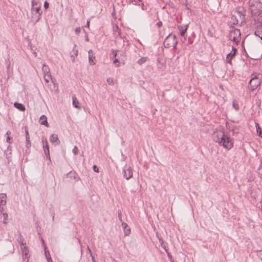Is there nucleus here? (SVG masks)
I'll list each match as a JSON object with an SVG mask.
<instances>
[{
  "instance_id": "c9c22d12",
  "label": "nucleus",
  "mask_w": 262,
  "mask_h": 262,
  "mask_svg": "<svg viewBox=\"0 0 262 262\" xmlns=\"http://www.w3.org/2000/svg\"><path fill=\"white\" fill-rule=\"evenodd\" d=\"M3 215L4 216V223H6L8 220V214L6 213H3Z\"/></svg>"
},
{
  "instance_id": "bf43d9fd",
  "label": "nucleus",
  "mask_w": 262,
  "mask_h": 262,
  "mask_svg": "<svg viewBox=\"0 0 262 262\" xmlns=\"http://www.w3.org/2000/svg\"><path fill=\"white\" fill-rule=\"evenodd\" d=\"M144 5H143V4H142V10H144Z\"/></svg>"
},
{
  "instance_id": "ddd939ff",
  "label": "nucleus",
  "mask_w": 262,
  "mask_h": 262,
  "mask_svg": "<svg viewBox=\"0 0 262 262\" xmlns=\"http://www.w3.org/2000/svg\"><path fill=\"white\" fill-rule=\"evenodd\" d=\"M89 54V62L91 65H94L96 64V58L94 56L93 51L90 50L88 51Z\"/></svg>"
},
{
  "instance_id": "39448f33",
  "label": "nucleus",
  "mask_w": 262,
  "mask_h": 262,
  "mask_svg": "<svg viewBox=\"0 0 262 262\" xmlns=\"http://www.w3.org/2000/svg\"><path fill=\"white\" fill-rule=\"evenodd\" d=\"M249 84L250 85L251 91H254L260 85V80L256 76H254L250 80Z\"/></svg>"
},
{
  "instance_id": "9b49d317",
  "label": "nucleus",
  "mask_w": 262,
  "mask_h": 262,
  "mask_svg": "<svg viewBox=\"0 0 262 262\" xmlns=\"http://www.w3.org/2000/svg\"><path fill=\"white\" fill-rule=\"evenodd\" d=\"M7 195L5 193L0 194V211L2 212L4 210V207L6 204Z\"/></svg>"
},
{
  "instance_id": "69168bd1",
  "label": "nucleus",
  "mask_w": 262,
  "mask_h": 262,
  "mask_svg": "<svg viewBox=\"0 0 262 262\" xmlns=\"http://www.w3.org/2000/svg\"><path fill=\"white\" fill-rule=\"evenodd\" d=\"M261 138H262V136H261Z\"/></svg>"
},
{
  "instance_id": "de8ad7c7",
  "label": "nucleus",
  "mask_w": 262,
  "mask_h": 262,
  "mask_svg": "<svg viewBox=\"0 0 262 262\" xmlns=\"http://www.w3.org/2000/svg\"><path fill=\"white\" fill-rule=\"evenodd\" d=\"M93 169L95 172L99 171V168L96 165H94V166L93 167Z\"/></svg>"
},
{
  "instance_id": "5701e85b",
  "label": "nucleus",
  "mask_w": 262,
  "mask_h": 262,
  "mask_svg": "<svg viewBox=\"0 0 262 262\" xmlns=\"http://www.w3.org/2000/svg\"><path fill=\"white\" fill-rule=\"evenodd\" d=\"M255 127L256 129V132L257 133V135L259 137H261L262 136V129L259 125V124L258 123H255Z\"/></svg>"
},
{
  "instance_id": "bb28decb",
  "label": "nucleus",
  "mask_w": 262,
  "mask_h": 262,
  "mask_svg": "<svg viewBox=\"0 0 262 262\" xmlns=\"http://www.w3.org/2000/svg\"><path fill=\"white\" fill-rule=\"evenodd\" d=\"M147 59V57H142L138 60L137 63L140 65H142L145 62Z\"/></svg>"
},
{
  "instance_id": "13d9d810",
  "label": "nucleus",
  "mask_w": 262,
  "mask_h": 262,
  "mask_svg": "<svg viewBox=\"0 0 262 262\" xmlns=\"http://www.w3.org/2000/svg\"><path fill=\"white\" fill-rule=\"evenodd\" d=\"M85 41H89V38H88V35H86V36Z\"/></svg>"
},
{
  "instance_id": "4468645a",
  "label": "nucleus",
  "mask_w": 262,
  "mask_h": 262,
  "mask_svg": "<svg viewBox=\"0 0 262 262\" xmlns=\"http://www.w3.org/2000/svg\"><path fill=\"white\" fill-rule=\"evenodd\" d=\"M50 141L55 145H59L60 144V141L58 140V136L56 134H53L50 136Z\"/></svg>"
},
{
  "instance_id": "052dcab7",
  "label": "nucleus",
  "mask_w": 262,
  "mask_h": 262,
  "mask_svg": "<svg viewBox=\"0 0 262 262\" xmlns=\"http://www.w3.org/2000/svg\"><path fill=\"white\" fill-rule=\"evenodd\" d=\"M50 84H51V86L53 87V83H51Z\"/></svg>"
},
{
  "instance_id": "7c9ffc66",
  "label": "nucleus",
  "mask_w": 262,
  "mask_h": 262,
  "mask_svg": "<svg viewBox=\"0 0 262 262\" xmlns=\"http://www.w3.org/2000/svg\"><path fill=\"white\" fill-rule=\"evenodd\" d=\"M257 173L262 178V165H259L258 169H257Z\"/></svg>"
},
{
  "instance_id": "a19ab883",
  "label": "nucleus",
  "mask_w": 262,
  "mask_h": 262,
  "mask_svg": "<svg viewBox=\"0 0 262 262\" xmlns=\"http://www.w3.org/2000/svg\"><path fill=\"white\" fill-rule=\"evenodd\" d=\"M76 47V45L74 44V48H73V51L74 52V54L75 56H77V55H78V50L75 49Z\"/></svg>"
},
{
  "instance_id": "58836bf2",
  "label": "nucleus",
  "mask_w": 262,
  "mask_h": 262,
  "mask_svg": "<svg viewBox=\"0 0 262 262\" xmlns=\"http://www.w3.org/2000/svg\"><path fill=\"white\" fill-rule=\"evenodd\" d=\"M107 81V82L110 84V85H113L114 84V82H113V79L111 78H108L106 80Z\"/></svg>"
},
{
  "instance_id": "0e129e2a",
  "label": "nucleus",
  "mask_w": 262,
  "mask_h": 262,
  "mask_svg": "<svg viewBox=\"0 0 262 262\" xmlns=\"http://www.w3.org/2000/svg\"><path fill=\"white\" fill-rule=\"evenodd\" d=\"M138 1L141 2H142L143 0H138Z\"/></svg>"
},
{
  "instance_id": "a211bd4d",
  "label": "nucleus",
  "mask_w": 262,
  "mask_h": 262,
  "mask_svg": "<svg viewBox=\"0 0 262 262\" xmlns=\"http://www.w3.org/2000/svg\"><path fill=\"white\" fill-rule=\"evenodd\" d=\"M43 149L44 150L45 154L47 157V158L49 159L50 160L49 144H45V145H43Z\"/></svg>"
},
{
  "instance_id": "c85d7f7f",
  "label": "nucleus",
  "mask_w": 262,
  "mask_h": 262,
  "mask_svg": "<svg viewBox=\"0 0 262 262\" xmlns=\"http://www.w3.org/2000/svg\"><path fill=\"white\" fill-rule=\"evenodd\" d=\"M117 53L119 54V56H120V59L121 60V63L123 62L124 61V55L125 53L122 52H119L117 51Z\"/></svg>"
},
{
  "instance_id": "864d4df0",
  "label": "nucleus",
  "mask_w": 262,
  "mask_h": 262,
  "mask_svg": "<svg viewBox=\"0 0 262 262\" xmlns=\"http://www.w3.org/2000/svg\"><path fill=\"white\" fill-rule=\"evenodd\" d=\"M127 1V3H128V4H131L132 3H133V1H132V0H127V1Z\"/></svg>"
},
{
  "instance_id": "72a5a7b5",
  "label": "nucleus",
  "mask_w": 262,
  "mask_h": 262,
  "mask_svg": "<svg viewBox=\"0 0 262 262\" xmlns=\"http://www.w3.org/2000/svg\"><path fill=\"white\" fill-rule=\"evenodd\" d=\"M25 138L26 137H29V131L28 129V127L27 126H25Z\"/></svg>"
},
{
  "instance_id": "f03ea898",
  "label": "nucleus",
  "mask_w": 262,
  "mask_h": 262,
  "mask_svg": "<svg viewBox=\"0 0 262 262\" xmlns=\"http://www.w3.org/2000/svg\"><path fill=\"white\" fill-rule=\"evenodd\" d=\"M213 139L214 142L227 150L230 149L233 146L232 139L222 130L214 132L213 134Z\"/></svg>"
},
{
  "instance_id": "e433bc0d",
  "label": "nucleus",
  "mask_w": 262,
  "mask_h": 262,
  "mask_svg": "<svg viewBox=\"0 0 262 262\" xmlns=\"http://www.w3.org/2000/svg\"><path fill=\"white\" fill-rule=\"evenodd\" d=\"M6 141L9 143L11 144L13 142V139L12 137L8 136L6 138Z\"/></svg>"
},
{
  "instance_id": "0eeeda50",
  "label": "nucleus",
  "mask_w": 262,
  "mask_h": 262,
  "mask_svg": "<svg viewBox=\"0 0 262 262\" xmlns=\"http://www.w3.org/2000/svg\"><path fill=\"white\" fill-rule=\"evenodd\" d=\"M32 8L31 11L33 13L34 11L36 13H39L42 12L40 11L41 4H39V2L35 0H32L31 1Z\"/></svg>"
},
{
  "instance_id": "3c124183",
  "label": "nucleus",
  "mask_w": 262,
  "mask_h": 262,
  "mask_svg": "<svg viewBox=\"0 0 262 262\" xmlns=\"http://www.w3.org/2000/svg\"><path fill=\"white\" fill-rule=\"evenodd\" d=\"M156 236L158 238V239H159V241L160 240V239L162 238V237L161 236V235H160V234L158 233H156Z\"/></svg>"
},
{
  "instance_id": "e2e57ef3",
  "label": "nucleus",
  "mask_w": 262,
  "mask_h": 262,
  "mask_svg": "<svg viewBox=\"0 0 262 262\" xmlns=\"http://www.w3.org/2000/svg\"><path fill=\"white\" fill-rule=\"evenodd\" d=\"M220 88L223 89V86H222V85H221V86H220Z\"/></svg>"
},
{
  "instance_id": "09e8293b",
  "label": "nucleus",
  "mask_w": 262,
  "mask_h": 262,
  "mask_svg": "<svg viewBox=\"0 0 262 262\" xmlns=\"http://www.w3.org/2000/svg\"><path fill=\"white\" fill-rule=\"evenodd\" d=\"M156 25L157 26V27H158V28H160V27H161L162 26V21H158V22L157 23Z\"/></svg>"
},
{
  "instance_id": "37998d69",
  "label": "nucleus",
  "mask_w": 262,
  "mask_h": 262,
  "mask_svg": "<svg viewBox=\"0 0 262 262\" xmlns=\"http://www.w3.org/2000/svg\"><path fill=\"white\" fill-rule=\"evenodd\" d=\"M159 242L161 244V247L162 248H163L164 249H166V247H165V245L164 244V241L162 238L160 239Z\"/></svg>"
},
{
  "instance_id": "423d86ee",
  "label": "nucleus",
  "mask_w": 262,
  "mask_h": 262,
  "mask_svg": "<svg viewBox=\"0 0 262 262\" xmlns=\"http://www.w3.org/2000/svg\"><path fill=\"white\" fill-rule=\"evenodd\" d=\"M236 12L237 13L242 22H245L246 20V10L243 7H238L236 8Z\"/></svg>"
},
{
  "instance_id": "338daca9",
  "label": "nucleus",
  "mask_w": 262,
  "mask_h": 262,
  "mask_svg": "<svg viewBox=\"0 0 262 262\" xmlns=\"http://www.w3.org/2000/svg\"><path fill=\"white\" fill-rule=\"evenodd\" d=\"M51 262H52V261H51Z\"/></svg>"
},
{
  "instance_id": "7ed1b4c3",
  "label": "nucleus",
  "mask_w": 262,
  "mask_h": 262,
  "mask_svg": "<svg viewBox=\"0 0 262 262\" xmlns=\"http://www.w3.org/2000/svg\"><path fill=\"white\" fill-rule=\"evenodd\" d=\"M176 36L172 35V33L169 34L165 39L163 42L164 47L165 48L169 49L171 47L172 49H174L177 47L178 41L176 39Z\"/></svg>"
},
{
  "instance_id": "c03bdc74",
  "label": "nucleus",
  "mask_w": 262,
  "mask_h": 262,
  "mask_svg": "<svg viewBox=\"0 0 262 262\" xmlns=\"http://www.w3.org/2000/svg\"><path fill=\"white\" fill-rule=\"evenodd\" d=\"M43 7L45 9H48L49 7V3L47 1H45L44 3Z\"/></svg>"
},
{
  "instance_id": "1a4fd4ad",
  "label": "nucleus",
  "mask_w": 262,
  "mask_h": 262,
  "mask_svg": "<svg viewBox=\"0 0 262 262\" xmlns=\"http://www.w3.org/2000/svg\"><path fill=\"white\" fill-rule=\"evenodd\" d=\"M124 177L126 179L128 180L132 178L133 176L132 168L129 165H126L123 169Z\"/></svg>"
},
{
  "instance_id": "4d7b16f0",
  "label": "nucleus",
  "mask_w": 262,
  "mask_h": 262,
  "mask_svg": "<svg viewBox=\"0 0 262 262\" xmlns=\"http://www.w3.org/2000/svg\"><path fill=\"white\" fill-rule=\"evenodd\" d=\"M10 134H11V132H10V130H8V131L7 132V133H6V134H7V135H10Z\"/></svg>"
},
{
  "instance_id": "603ef678",
  "label": "nucleus",
  "mask_w": 262,
  "mask_h": 262,
  "mask_svg": "<svg viewBox=\"0 0 262 262\" xmlns=\"http://www.w3.org/2000/svg\"><path fill=\"white\" fill-rule=\"evenodd\" d=\"M90 20H87L86 21V25L85 26V27H89L90 26Z\"/></svg>"
},
{
  "instance_id": "2f4dec72",
  "label": "nucleus",
  "mask_w": 262,
  "mask_h": 262,
  "mask_svg": "<svg viewBox=\"0 0 262 262\" xmlns=\"http://www.w3.org/2000/svg\"><path fill=\"white\" fill-rule=\"evenodd\" d=\"M240 39H239V37H236V36H233L232 39V40L233 41L235 42L236 45H237L238 43L239 42Z\"/></svg>"
},
{
  "instance_id": "cd10ccee",
  "label": "nucleus",
  "mask_w": 262,
  "mask_h": 262,
  "mask_svg": "<svg viewBox=\"0 0 262 262\" xmlns=\"http://www.w3.org/2000/svg\"><path fill=\"white\" fill-rule=\"evenodd\" d=\"M18 242L20 244V246H23L26 245V243H24V239L21 235H19V237L17 238Z\"/></svg>"
},
{
  "instance_id": "9d476101",
  "label": "nucleus",
  "mask_w": 262,
  "mask_h": 262,
  "mask_svg": "<svg viewBox=\"0 0 262 262\" xmlns=\"http://www.w3.org/2000/svg\"><path fill=\"white\" fill-rule=\"evenodd\" d=\"M189 26V24H187L185 25H178V29L179 30L180 32V34L181 36L184 37L185 39V34L187 32V30L188 29Z\"/></svg>"
},
{
  "instance_id": "473e14b6",
  "label": "nucleus",
  "mask_w": 262,
  "mask_h": 262,
  "mask_svg": "<svg viewBox=\"0 0 262 262\" xmlns=\"http://www.w3.org/2000/svg\"><path fill=\"white\" fill-rule=\"evenodd\" d=\"M37 14H38V15L36 17H35L36 19L35 21V24L37 23L40 19L42 12H40L39 13H37Z\"/></svg>"
},
{
  "instance_id": "a18cd8bd",
  "label": "nucleus",
  "mask_w": 262,
  "mask_h": 262,
  "mask_svg": "<svg viewBox=\"0 0 262 262\" xmlns=\"http://www.w3.org/2000/svg\"><path fill=\"white\" fill-rule=\"evenodd\" d=\"M6 154L7 158L8 159V163L11 162V159H10L11 155L10 154H9V152H5Z\"/></svg>"
},
{
  "instance_id": "49530a36",
  "label": "nucleus",
  "mask_w": 262,
  "mask_h": 262,
  "mask_svg": "<svg viewBox=\"0 0 262 262\" xmlns=\"http://www.w3.org/2000/svg\"><path fill=\"white\" fill-rule=\"evenodd\" d=\"M254 33H255V35L260 37L262 39V36H260L261 33L260 31H255Z\"/></svg>"
},
{
  "instance_id": "aec40b11",
  "label": "nucleus",
  "mask_w": 262,
  "mask_h": 262,
  "mask_svg": "<svg viewBox=\"0 0 262 262\" xmlns=\"http://www.w3.org/2000/svg\"><path fill=\"white\" fill-rule=\"evenodd\" d=\"M20 249L23 254L25 255L26 258H29V256H28L29 253V250L26 245L20 246Z\"/></svg>"
},
{
  "instance_id": "79ce46f5",
  "label": "nucleus",
  "mask_w": 262,
  "mask_h": 262,
  "mask_svg": "<svg viewBox=\"0 0 262 262\" xmlns=\"http://www.w3.org/2000/svg\"><path fill=\"white\" fill-rule=\"evenodd\" d=\"M11 148H12V147L10 145H9L8 147H7V150H5V152H9V154H10L11 155Z\"/></svg>"
},
{
  "instance_id": "8fccbe9b",
  "label": "nucleus",
  "mask_w": 262,
  "mask_h": 262,
  "mask_svg": "<svg viewBox=\"0 0 262 262\" xmlns=\"http://www.w3.org/2000/svg\"><path fill=\"white\" fill-rule=\"evenodd\" d=\"M118 217H119V220L120 221H122V215H121V211H119V212H118Z\"/></svg>"
},
{
  "instance_id": "b1692460",
  "label": "nucleus",
  "mask_w": 262,
  "mask_h": 262,
  "mask_svg": "<svg viewBox=\"0 0 262 262\" xmlns=\"http://www.w3.org/2000/svg\"><path fill=\"white\" fill-rule=\"evenodd\" d=\"M122 227L124 229L125 235H128L130 233V229L128 228L125 230V229L127 227V224L125 223L122 222Z\"/></svg>"
},
{
  "instance_id": "5fc2aeb1",
  "label": "nucleus",
  "mask_w": 262,
  "mask_h": 262,
  "mask_svg": "<svg viewBox=\"0 0 262 262\" xmlns=\"http://www.w3.org/2000/svg\"><path fill=\"white\" fill-rule=\"evenodd\" d=\"M71 59H72V61H73V62H74V60H75V57H74V55H72L71 56Z\"/></svg>"
},
{
  "instance_id": "f704fd0d",
  "label": "nucleus",
  "mask_w": 262,
  "mask_h": 262,
  "mask_svg": "<svg viewBox=\"0 0 262 262\" xmlns=\"http://www.w3.org/2000/svg\"><path fill=\"white\" fill-rule=\"evenodd\" d=\"M72 151H73V152L74 153V154L75 155H77L78 154V148L76 146H75L74 147V148H73V149H72Z\"/></svg>"
},
{
  "instance_id": "680f3d73",
  "label": "nucleus",
  "mask_w": 262,
  "mask_h": 262,
  "mask_svg": "<svg viewBox=\"0 0 262 262\" xmlns=\"http://www.w3.org/2000/svg\"><path fill=\"white\" fill-rule=\"evenodd\" d=\"M83 31L84 32V33H86L85 30L84 29H83Z\"/></svg>"
},
{
  "instance_id": "a878e982",
  "label": "nucleus",
  "mask_w": 262,
  "mask_h": 262,
  "mask_svg": "<svg viewBox=\"0 0 262 262\" xmlns=\"http://www.w3.org/2000/svg\"><path fill=\"white\" fill-rule=\"evenodd\" d=\"M231 19L232 25H236L238 24V20L236 16H235L234 15H232Z\"/></svg>"
},
{
  "instance_id": "4c0bfd02",
  "label": "nucleus",
  "mask_w": 262,
  "mask_h": 262,
  "mask_svg": "<svg viewBox=\"0 0 262 262\" xmlns=\"http://www.w3.org/2000/svg\"><path fill=\"white\" fill-rule=\"evenodd\" d=\"M41 142L42 143V145H45V144H48L47 139L45 137L42 138Z\"/></svg>"
},
{
  "instance_id": "2eb2a0df",
  "label": "nucleus",
  "mask_w": 262,
  "mask_h": 262,
  "mask_svg": "<svg viewBox=\"0 0 262 262\" xmlns=\"http://www.w3.org/2000/svg\"><path fill=\"white\" fill-rule=\"evenodd\" d=\"M39 122V123L41 125H45L46 127H49V123L48 122V121H47V118L44 115H41L40 117Z\"/></svg>"
},
{
  "instance_id": "f257e3e1",
  "label": "nucleus",
  "mask_w": 262,
  "mask_h": 262,
  "mask_svg": "<svg viewBox=\"0 0 262 262\" xmlns=\"http://www.w3.org/2000/svg\"><path fill=\"white\" fill-rule=\"evenodd\" d=\"M249 7L255 25L257 28H262V3L260 0H249Z\"/></svg>"
},
{
  "instance_id": "6e6d98bb",
  "label": "nucleus",
  "mask_w": 262,
  "mask_h": 262,
  "mask_svg": "<svg viewBox=\"0 0 262 262\" xmlns=\"http://www.w3.org/2000/svg\"><path fill=\"white\" fill-rule=\"evenodd\" d=\"M41 242H42V243L43 244V246L44 247V245H45V241H44V240L42 238H41Z\"/></svg>"
},
{
  "instance_id": "393cba45",
  "label": "nucleus",
  "mask_w": 262,
  "mask_h": 262,
  "mask_svg": "<svg viewBox=\"0 0 262 262\" xmlns=\"http://www.w3.org/2000/svg\"><path fill=\"white\" fill-rule=\"evenodd\" d=\"M26 142H25V146L27 149H29L31 146V142L30 141V138L29 137H26Z\"/></svg>"
},
{
  "instance_id": "c756f323",
  "label": "nucleus",
  "mask_w": 262,
  "mask_h": 262,
  "mask_svg": "<svg viewBox=\"0 0 262 262\" xmlns=\"http://www.w3.org/2000/svg\"><path fill=\"white\" fill-rule=\"evenodd\" d=\"M232 106L236 111H238L239 109L237 102L235 100H233L232 102Z\"/></svg>"
},
{
  "instance_id": "4be33fe9",
  "label": "nucleus",
  "mask_w": 262,
  "mask_h": 262,
  "mask_svg": "<svg viewBox=\"0 0 262 262\" xmlns=\"http://www.w3.org/2000/svg\"><path fill=\"white\" fill-rule=\"evenodd\" d=\"M47 248L46 246L44 245L45 253V255H46V258L47 259V261H48V262H51L52 261V259H51V258L50 256L49 251L47 250Z\"/></svg>"
},
{
  "instance_id": "6ab92c4d",
  "label": "nucleus",
  "mask_w": 262,
  "mask_h": 262,
  "mask_svg": "<svg viewBox=\"0 0 262 262\" xmlns=\"http://www.w3.org/2000/svg\"><path fill=\"white\" fill-rule=\"evenodd\" d=\"M72 104L74 107L77 108H80V106L79 105V102L75 96H72Z\"/></svg>"
},
{
  "instance_id": "6e6552de",
  "label": "nucleus",
  "mask_w": 262,
  "mask_h": 262,
  "mask_svg": "<svg viewBox=\"0 0 262 262\" xmlns=\"http://www.w3.org/2000/svg\"><path fill=\"white\" fill-rule=\"evenodd\" d=\"M237 52V50L236 48L234 47H232V51L227 54L226 58V61L227 63H230V64H232V59L235 56Z\"/></svg>"
},
{
  "instance_id": "f8f14e48",
  "label": "nucleus",
  "mask_w": 262,
  "mask_h": 262,
  "mask_svg": "<svg viewBox=\"0 0 262 262\" xmlns=\"http://www.w3.org/2000/svg\"><path fill=\"white\" fill-rule=\"evenodd\" d=\"M112 58H114L113 60L114 63H118L116 64V66H119L121 63V60L120 59V56H119V54L117 53V51H115V50L112 51Z\"/></svg>"
},
{
  "instance_id": "412c9836",
  "label": "nucleus",
  "mask_w": 262,
  "mask_h": 262,
  "mask_svg": "<svg viewBox=\"0 0 262 262\" xmlns=\"http://www.w3.org/2000/svg\"><path fill=\"white\" fill-rule=\"evenodd\" d=\"M42 71L43 74V76L45 75H48V73H51L50 71V69L49 67L45 64H43L42 67Z\"/></svg>"
},
{
  "instance_id": "f3484780",
  "label": "nucleus",
  "mask_w": 262,
  "mask_h": 262,
  "mask_svg": "<svg viewBox=\"0 0 262 262\" xmlns=\"http://www.w3.org/2000/svg\"><path fill=\"white\" fill-rule=\"evenodd\" d=\"M14 106L20 111L24 112L26 110L25 106L24 104L17 102H14Z\"/></svg>"
},
{
  "instance_id": "ea45409f",
  "label": "nucleus",
  "mask_w": 262,
  "mask_h": 262,
  "mask_svg": "<svg viewBox=\"0 0 262 262\" xmlns=\"http://www.w3.org/2000/svg\"><path fill=\"white\" fill-rule=\"evenodd\" d=\"M81 30V27H79L76 28L75 30L76 35H78L80 33Z\"/></svg>"
},
{
  "instance_id": "20e7f679",
  "label": "nucleus",
  "mask_w": 262,
  "mask_h": 262,
  "mask_svg": "<svg viewBox=\"0 0 262 262\" xmlns=\"http://www.w3.org/2000/svg\"><path fill=\"white\" fill-rule=\"evenodd\" d=\"M44 79L46 83H49L50 80L52 81L53 87L51 86V84H48L49 88L51 91H56L58 90V85L56 82V80L52 77L51 73H48V75H44Z\"/></svg>"
},
{
  "instance_id": "dca6fc26",
  "label": "nucleus",
  "mask_w": 262,
  "mask_h": 262,
  "mask_svg": "<svg viewBox=\"0 0 262 262\" xmlns=\"http://www.w3.org/2000/svg\"><path fill=\"white\" fill-rule=\"evenodd\" d=\"M230 34L231 37H232V34H233V36L239 37V39H241V34L240 30L238 29L233 28V29L230 31Z\"/></svg>"
}]
</instances>
